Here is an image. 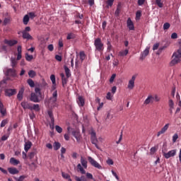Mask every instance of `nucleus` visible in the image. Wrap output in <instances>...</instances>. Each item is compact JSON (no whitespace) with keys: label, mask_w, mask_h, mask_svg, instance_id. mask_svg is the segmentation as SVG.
<instances>
[{"label":"nucleus","mask_w":181,"mask_h":181,"mask_svg":"<svg viewBox=\"0 0 181 181\" xmlns=\"http://www.w3.org/2000/svg\"><path fill=\"white\" fill-rule=\"evenodd\" d=\"M50 80L53 84V86H56V76L54 74L50 76Z\"/></svg>","instance_id":"49530a36"},{"label":"nucleus","mask_w":181,"mask_h":181,"mask_svg":"<svg viewBox=\"0 0 181 181\" xmlns=\"http://www.w3.org/2000/svg\"><path fill=\"white\" fill-rule=\"evenodd\" d=\"M149 54V47H147L145 50H144L140 55L139 59L140 60H145L146 56Z\"/></svg>","instance_id":"9b49d317"},{"label":"nucleus","mask_w":181,"mask_h":181,"mask_svg":"<svg viewBox=\"0 0 181 181\" xmlns=\"http://www.w3.org/2000/svg\"><path fill=\"white\" fill-rule=\"evenodd\" d=\"M62 80V86L64 87L65 84H67V78L64 76V74H60Z\"/></svg>","instance_id":"c9c22d12"},{"label":"nucleus","mask_w":181,"mask_h":181,"mask_svg":"<svg viewBox=\"0 0 181 181\" xmlns=\"http://www.w3.org/2000/svg\"><path fill=\"white\" fill-rule=\"evenodd\" d=\"M11 23V18H5L3 22V25L4 26H6V25H8V23Z\"/></svg>","instance_id":"3c124183"},{"label":"nucleus","mask_w":181,"mask_h":181,"mask_svg":"<svg viewBox=\"0 0 181 181\" xmlns=\"http://www.w3.org/2000/svg\"><path fill=\"white\" fill-rule=\"evenodd\" d=\"M23 93H25V88H22L17 95V98L18 101H22L23 100Z\"/></svg>","instance_id":"5701e85b"},{"label":"nucleus","mask_w":181,"mask_h":181,"mask_svg":"<svg viewBox=\"0 0 181 181\" xmlns=\"http://www.w3.org/2000/svg\"><path fill=\"white\" fill-rule=\"evenodd\" d=\"M169 128V124H166L162 129L161 131H159L157 134V136H159L162 135V134H165L167 131L168 129Z\"/></svg>","instance_id":"412c9836"},{"label":"nucleus","mask_w":181,"mask_h":181,"mask_svg":"<svg viewBox=\"0 0 181 181\" xmlns=\"http://www.w3.org/2000/svg\"><path fill=\"white\" fill-rule=\"evenodd\" d=\"M27 83L30 86V87H35V82L33 81V80L29 78L28 79Z\"/></svg>","instance_id":"a18cd8bd"},{"label":"nucleus","mask_w":181,"mask_h":181,"mask_svg":"<svg viewBox=\"0 0 181 181\" xmlns=\"http://www.w3.org/2000/svg\"><path fill=\"white\" fill-rule=\"evenodd\" d=\"M30 101L33 103H40V100L36 93H32L30 98Z\"/></svg>","instance_id":"ddd939ff"},{"label":"nucleus","mask_w":181,"mask_h":181,"mask_svg":"<svg viewBox=\"0 0 181 181\" xmlns=\"http://www.w3.org/2000/svg\"><path fill=\"white\" fill-rule=\"evenodd\" d=\"M90 141L91 144H93V145H95L97 149L101 151V148L98 146V144H97L98 143V139H97V134L94 130H92L90 132Z\"/></svg>","instance_id":"f257e3e1"},{"label":"nucleus","mask_w":181,"mask_h":181,"mask_svg":"<svg viewBox=\"0 0 181 181\" xmlns=\"http://www.w3.org/2000/svg\"><path fill=\"white\" fill-rule=\"evenodd\" d=\"M5 45H8L11 47L12 46H15V45H18V40H4Z\"/></svg>","instance_id":"4468645a"},{"label":"nucleus","mask_w":181,"mask_h":181,"mask_svg":"<svg viewBox=\"0 0 181 181\" xmlns=\"http://www.w3.org/2000/svg\"><path fill=\"white\" fill-rule=\"evenodd\" d=\"M171 39H177V33H173L171 35Z\"/></svg>","instance_id":"774afa93"},{"label":"nucleus","mask_w":181,"mask_h":181,"mask_svg":"<svg viewBox=\"0 0 181 181\" xmlns=\"http://www.w3.org/2000/svg\"><path fill=\"white\" fill-rule=\"evenodd\" d=\"M156 4L159 8H163V3H162V0H156Z\"/></svg>","instance_id":"603ef678"},{"label":"nucleus","mask_w":181,"mask_h":181,"mask_svg":"<svg viewBox=\"0 0 181 181\" xmlns=\"http://www.w3.org/2000/svg\"><path fill=\"white\" fill-rule=\"evenodd\" d=\"M153 100H155V98L151 95H149L148 98L144 100V105H148L149 104H152V103H153Z\"/></svg>","instance_id":"dca6fc26"},{"label":"nucleus","mask_w":181,"mask_h":181,"mask_svg":"<svg viewBox=\"0 0 181 181\" xmlns=\"http://www.w3.org/2000/svg\"><path fill=\"white\" fill-rule=\"evenodd\" d=\"M176 149L171 150L168 153L165 152V150H162L163 155L165 159H169V158H173V156H176Z\"/></svg>","instance_id":"20e7f679"},{"label":"nucleus","mask_w":181,"mask_h":181,"mask_svg":"<svg viewBox=\"0 0 181 181\" xmlns=\"http://www.w3.org/2000/svg\"><path fill=\"white\" fill-rule=\"evenodd\" d=\"M28 76L30 77V78H33L34 77H36V71L33 70H30L28 71Z\"/></svg>","instance_id":"58836bf2"},{"label":"nucleus","mask_w":181,"mask_h":181,"mask_svg":"<svg viewBox=\"0 0 181 181\" xmlns=\"http://www.w3.org/2000/svg\"><path fill=\"white\" fill-rule=\"evenodd\" d=\"M168 106L170 108H175V103L173 102V100L170 99L168 100Z\"/></svg>","instance_id":"09e8293b"},{"label":"nucleus","mask_w":181,"mask_h":181,"mask_svg":"<svg viewBox=\"0 0 181 181\" xmlns=\"http://www.w3.org/2000/svg\"><path fill=\"white\" fill-rule=\"evenodd\" d=\"M35 155H36V152L32 151L28 154L29 159L32 160L33 158H35Z\"/></svg>","instance_id":"13d9d810"},{"label":"nucleus","mask_w":181,"mask_h":181,"mask_svg":"<svg viewBox=\"0 0 181 181\" xmlns=\"http://www.w3.org/2000/svg\"><path fill=\"white\" fill-rule=\"evenodd\" d=\"M74 177L76 181H87V177H86L85 175H81V177L77 175H74Z\"/></svg>","instance_id":"cd10ccee"},{"label":"nucleus","mask_w":181,"mask_h":181,"mask_svg":"<svg viewBox=\"0 0 181 181\" xmlns=\"http://www.w3.org/2000/svg\"><path fill=\"white\" fill-rule=\"evenodd\" d=\"M48 115L51 119L49 127L51 129H54V117L53 116V112L52 111H48Z\"/></svg>","instance_id":"9d476101"},{"label":"nucleus","mask_w":181,"mask_h":181,"mask_svg":"<svg viewBox=\"0 0 181 181\" xmlns=\"http://www.w3.org/2000/svg\"><path fill=\"white\" fill-rule=\"evenodd\" d=\"M94 46L98 52H103L104 50V43L101 41V38L98 37L95 40Z\"/></svg>","instance_id":"f03ea898"},{"label":"nucleus","mask_w":181,"mask_h":181,"mask_svg":"<svg viewBox=\"0 0 181 181\" xmlns=\"http://www.w3.org/2000/svg\"><path fill=\"white\" fill-rule=\"evenodd\" d=\"M169 28H170V23H165L163 24V30H168V29H169Z\"/></svg>","instance_id":"4d7b16f0"},{"label":"nucleus","mask_w":181,"mask_h":181,"mask_svg":"<svg viewBox=\"0 0 181 181\" xmlns=\"http://www.w3.org/2000/svg\"><path fill=\"white\" fill-rule=\"evenodd\" d=\"M81 163L82 166L84 168V169H87L88 162L86 160V158H84L83 156L81 157Z\"/></svg>","instance_id":"2f4dec72"},{"label":"nucleus","mask_w":181,"mask_h":181,"mask_svg":"<svg viewBox=\"0 0 181 181\" xmlns=\"http://www.w3.org/2000/svg\"><path fill=\"white\" fill-rule=\"evenodd\" d=\"M21 105L23 108V110H30V109H32V104H30L28 102H22L21 103Z\"/></svg>","instance_id":"aec40b11"},{"label":"nucleus","mask_w":181,"mask_h":181,"mask_svg":"<svg viewBox=\"0 0 181 181\" xmlns=\"http://www.w3.org/2000/svg\"><path fill=\"white\" fill-rule=\"evenodd\" d=\"M0 113L1 114V117H5L6 115V108L2 103V101L0 100Z\"/></svg>","instance_id":"2eb2a0df"},{"label":"nucleus","mask_w":181,"mask_h":181,"mask_svg":"<svg viewBox=\"0 0 181 181\" xmlns=\"http://www.w3.org/2000/svg\"><path fill=\"white\" fill-rule=\"evenodd\" d=\"M115 77H117V74H113L110 78V83H114V80H115Z\"/></svg>","instance_id":"680f3d73"},{"label":"nucleus","mask_w":181,"mask_h":181,"mask_svg":"<svg viewBox=\"0 0 181 181\" xmlns=\"http://www.w3.org/2000/svg\"><path fill=\"white\" fill-rule=\"evenodd\" d=\"M57 101V90H55L52 93V97L50 98L49 99V104H56Z\"/></svg>","instance_id":"f8f14e48"},{"label":"nucleus","mask_w":181,"mask_h":181,"mask_svg":"<svg viewBox=\"0 0 181 181\" xmlns=\"http://www.w3.org/2000/svg\"><path fill=\"white\" fill-rule=\"evenodd\" d=\"M8 80H9V78H6L0 81V94H2L4 90L6 89V81H8Z\"/></svg>","instance_id":"0eeeda50"},{"label":"nucleus","mask_w":181,"mask_h":181,"mask_svg":"<svg viewBox=\"0 0 181 181\" xmlns=\"http://www.w3.org/2000/svg\"><path fill=\"white\" fill-rule=\"evenodd\" d=\"M169 128V124H166L162 129L161 131H159L157 134V136H159L162 135V134H165L167 131L168 129Z\"/></svg>","instance_id":"4be33fe9"},{"label":"nucleus","mask_w":181,"mask_h":181,"mask_svg":"<svg viewBox=\"0 0 181 181\" xmlns=\"http://www.w3.org/2000/svg\"><path fill=\"white\" fill-rule=\"evenodd\" d=\"M177 138H179V136L177 135V134H175L173 136V142H176Z\"/></svg>","instance_id":"69168bd1"},{"label":"nucleus","mask_w":181,"mask_h":181,"mask_svg":"<svg viewBox=\"0 0 181 181\" xmlns=\"http://www.w3.org/2000/svg\"><path fill=\"white\" fill-rule=\"evenodd\" d=\"M128 49L120 51L119 52V56H120L121 57H124V56H127V54H128Z\"/></svg>","instance_id":"ea45409f"},{"label":"nucleus","mask_w":181,"mask_h":181,"mask_svg":"<svg viewBox=\"0 0 181 181\" xmlns=\"http://www.w3.org/2000/svg\"><path fill=\"white\" fill-rule=\"evenodd\" d=\"M77 103H78L79 107H84V104H86L84 98H83V96H78Z\"/></svg>","instance_id":"a878e982"},{"label":"nucleus","mask_w":181,"mask_h":181,"mask_svg":"<svg viewBox=\"0 0 181 181\" xmlns=\"http://www.w3.org/2000/svg\"><path fill=\"white\" fill-rule=\"evenodd\" d=\"M29 166L31 170H36V168H37V165L35 163H32L31 164H29Z\"/></svg>","instance_id":"8fccbe9b"},{"label":"nucleus","mask_w":181,"mask_h":181,"mask_svg":"<svg viewBox=\"0 0 181 181\" xmlns=\"http://www.w3.org/2000/svg\"><path fill=\"white\" fill-rule=\"evenodd\" d=\"M53 146L54 151H59L62 146V144L59 141H54Z\"/></svg>","instance_id":"473e14b6"},{"label":"nucleus","mask_w":181,"mask_h":181,"mask_svg":"<svg viewBox=\"0 0 181 181\" xmlns=\"http://www.w3.org/2000/svg\"><path fill=\"white\" fill-rule=\"evenodd\" d=\"M106 4L108 6H112L114 5V0H107Z\"/></svg>","instance_id":"e2e57ef3"},{"label":"nucleus","mask_w":181,"mask_h":181,"mask_svg":"<svg viewBox=\"0 0 181 181\" xmlns=\"http://www.w3.org/2000/svg\"><path fill=\"white\" fill-rule=\"evenodd\" d=\"M25 59L27 62H32L33 59V55H29L28 54H25Z\"/></svg>","instance_id":"de8ad7c7"},{"label":"nucleus","mask_w":181,"mask_h":181,"mask_svg":"<svg viewBox=\"0 0 181 181\" xmlns=\"http://www.w3.org/2000/svg\"><path fill=\"white\" fill-rule=\"evenodd\" d=\"M33 110H34V111H40L39 104H34L33 106L31 105L30 111H33Z\"/></svg>","instance_id":"4c0bfd02"},{"label":"nucleus","mask_w":181,"mask_h":181,"mask_svg":"<svg viewBox=\"0 0 181 181\" xmlns=\"http://www.w3.org/2000/svg\"><path fill=\"white\" fill-rule=\"evenodd\" d=\"M8 171L10 175H18L19 173V170L16 168H8Z\"/></svg>","instance_id":"b1692460"},{"label":"nucleus","mask_w":181,"mask_h":181,"mask_svg":"<svg viewBox=\"0 0 181 181\" xmlns=\"http://www.w3.org/2000/svg\"><path fill=\"white\" fill-rule=\"evenodd\" d=\"M80 59L81 62H83L86 59V53H84V51H81L79 53Z\"/></svg>","instance_id":"c03bdc74"},{"label":"nucleus","mask_w":181,"mask_h":181,"mask_svg":"<svg viewBox=\"0 0 181 181\" xmlns=\"http://www.w3.org/2000/svg\"><path fill=\"white\" fill-rule=\"evenodd\" d=\"M11 66L12 67H16V64H18V59L15 57H11Z\"/></svg>","instance_id":"f704fd0d"},{"label":"nucleus","mask_w":181,"mask_h":181,"mask_svg":"<svg viewBox=\"0 0 181 181\" xmlns=\"http://www.w3.org/2000/svg\"><path fill=\"white\" fill-rule=\"evenodd\" d=\"M26 178H28V175H21L19 177H13L16 181H24Z\"/></svg>","instance_id":"c756f323"},{"label":"nucleus","mask_w":181,"mask_h":181,"mask_svg":"<svg viewBox=\"0 0 181 181\" xmlns=\"http://www.w3.org/2000/svg\"><path fill=\"white\" fill-rule=\"evenodd\" d=\"M127 28L130 30H135V26L134 25V22H132V20H131V18H129L127 21Z\"/></svg>","instance_id":"a211bd4d"},{"label":"nucleus","mask_w":181,"mask_h":181,"mask_svg":"<svg viewBox=\"0 0 181 181\" xmlns=\"http://www.w3.org/2000/svg\"><path fill=\"white\" fill-rule=\"evenodd\" d=\"M6 97H12L16 94V89L6 88L4 90Z\"/></svg>","instance_id":"6e6552de"},{"label":"nucleus","mask_w":181,"mask_h":181,"mask_svg":"<svg viewBox=\"0 0 181 181\" xmlns=\"http://www.w3.org/2000/svg\"><path fill=\"white\" fill-rule=\"evenodd\" d=\"M173 59L170 62V66L172 67L175 66V64H177L180 62V57L176 54V53H173Z\"/></svg>","instance_id":"423d86ee"},{"label":"nucleus","mask_w":181,"mask_h":181,"mask_svg":"<svg viewBox=\"0 0 181 181\" xmlns=\"http://www.w3.org/2000/svg\"><path fill=\"white\" fill-rule=\"evenodd\" d=\"M23 39H27V40H33V37L26 31H22Z\"/></svg>","instance_id":"6ab92c4d"},{"label":"nucleus","mask_w":181,"mask_h":181,"mask_svg":"<svg viewBox=\"0 0 181 181\" xmlns=\"http://www.w3.org/2000/svg\"><path fill=\"white\" fill-rule=\"evenodd\" d=\"M88 160L89 163H90V165L94 168H96L97 169H103V167L101 166V165H100V163H98V162L94 160V158H93L92 157L88 156Z\"/></svg>","instance_id":"39448f33"},{"label":"nucleus","mask_w":181,"mask_h":181,"mask_svg":"<svg viewBox=\"0 0 181 181\" xmlns=\"http://www.w3.org/2000/svg\"><path fill=\"white\" fill-rule=\"evenodd\" d=\"M29 15L26 14L23 18V23L24 25H28V23H29Z\"/></svg>","instance_id":"e433bc0d"},{"label":"nucleus","mask_w":181,"mask_h":181,"mask_svg":"<svg viewBox=\"0 0 181 181\" xmlns=\"http://www.w3.org/2000/svg\"><path fill=\"white\" fill-rule=\"evenodd\" d=\"M8 122H9V119H3L0 124L1 128H4V127H5V125H6V124H8Z\"/></svg>","instance_id":"a19ab883"},{"label":"nucleus","mask_w":181,"mask_h":181,"mask_svg":"<svg viewBox=\"0 0 181 181\" xmlns=\"http://www.w3.org/2000/svg\"><path fill=\"white\" fill-rule=\"evenodd\" d=\"M142 15V13L141 12V11H138L136 13V19H141V16Z\"/></svg>","instance_id":"052dcab7"},{"label":"nucleus","mask_w":181,"mask_h":181,"mask_svg":"<svg viewBox=\"0 0 181 181\" xmlns=\"http://www.w3.org/2000/svg\"><path fill=\"white\" fill-rule=\"evenodd\" d=\"M55 129L59 134H62V132H63V129L59 125L55 126Z\"/></svg>","instance_id":"864d4df0"},{"label":"nucleus","mask_w":181,"mask_h":181,"mask_svg":"<svg viewBox=\"0 0 181 181\" xmlns=\"http://www.w3.org/2000/svg\"><path fill=\"white\" fill-rule=\"evenodd\" d=\"M67 40H70L71 39H76V35L74 33H69L66 37Z\"/></svg>","instance_id":"37998d69"},{"label":"nucleus","mask_w":181,"mask_h":181,"mask_svg":"<svg viewBox=\"0 0 181 181\" xmlns=\"http://www.w3.org/2000/svg\"><path fill=\"white\" fill-rule=\"evenodd\" d=\"M10 163L11 165H13L14 166H16V165H19L20 161L16 160L15 158H10Z\"/></svg>","instance_id":"7c9ffc66"},{"label":"nucleus","mask_w":181,"mask_h":181,"mask_svg":"<svg viewBox=\"0 0 181 181\" xmlns=\"http://www.w3.org/2000/svg\"><path fill=\"white\" fill-rule=\"evenodd\" d=\"M134 87H135V82L129 80V84H128V88H129L130 90H132V88H134Z\"/></svg>","instance_id":"79ce46f5"},{"label":"nucleus","mask_w":181,"mask_h":181,"mask_svg":"<svg viewBox=\"0 0 181 181\" xmlns=\"http://www.w3.org/2000/svg\"><path fill=\"white\" fill-rule=\"evenodd\" d=\"M6 76H10L11 77H16V71L13 69H8L6 72Z\"/></svg>","instance_id":"f3484780"},{"label":"nucleus","mask_w":181,"mask_h":181,"mask_svg":"<svg viewBox=\"0 0 181 181\" xmlns=\"http://www.w3.org/2000/svg\"><path fill=\"white\" fill-rule=\"evenodd\" d=\"M62 177H63L64 179L68 180V179L70 178V175H69L68 173H64V172H62Z\"/></svg>","instance_id":"5fc2aeb1"},{"label":"nucleus","mask_w":181,"mask_h":181,"mask_svg":"<svg viewBox=\"0 0 181 181\" xmlns=\"http://www.w3.org/2000/svg\"><path fill=\"white\" fill-rule=\"evenodd\" d=\"M120 12H121V3H119L117 4V9H116V11L115 12V16H119Z\"/></svg>","instance_id":"72a5a7b5"},{"label":"nucleus","mask_w":181,"mask_h":181,"mask_svg":"<svg viewBox=\"0 0 181 181\" xmlns=\"http://www.w3.org/2000/svg\"><path fill=\"white\" fill-rule=\"evenodd\" d=\"M72 135L76 138L77 142L80 143L81 141V134H80V130L72 131Z\"/></svg>","instance_id":"1a4fd4ad"},{"label":"nucleus","mask_w":181,"mask_h":181,"mask_svg":"<svg viewBox=\"0 0 181 181\" xmlns=\"http://www.w3.org/2000/svg\"><path fill=\"white\" fill-rule=\"evenodd\" d=\"M107 165H114V161L111 158H108L106 161Z\"/></svg>","instance_id":"0e129e2a"},{"label":"nucleus","mask_w":181,"mask_h":181,"mask_svg":"<svg viewBox=\"0 0 181 181\" xmlns=\"http://www.w3.org/2000/svg\"><path fill=\"white\" fill-rule=\"evenodd\" d=\"M17 59L16 60H21L22 59V46L18 45L17 47Z\"/></svg>","instance_id":"393cba45"},{"label":"nucleus","mask_w":181,"mask_h":181,"mask_svg":"<svg viewBox=\"0 0 181 181\" xmlns=\"http://www.w3.org/2000/svg\"><path fill=\"white\" fill-rule=\"evenodd\" d=\"M77 169H78L79 172H81V175H86V179H91L93 181H95V179L93 177V174L90 173H86V170L81 166V164L78 163L77 165Z\"/></svg>","instance_id":"7ed1b4c3"},{"label":"nucleus","mask_w":181,"mask_h":181,"mask_svg":"<svg viewBox=\"0 0 181 181\" xmlns=\"http://www.w3.org/2000/svg\"><path fill=\"white\" fill-rule=\"evenodd\" d=\"M156 151H158V148L156 147H152L151 149H150V155H154L155 154V152H156Z\"/></svg>","instance_id":"6e6d98bb"},{"label":"nucleus","mask_w":181,"mask_h":181,"mask_svg":"<svg viewBox=\"0 0 181 181\" xmlns=\"http://www.w3.org/2000/svg\"><path fill=\"white\" fill-rule=\"evenodd\" d=\"M64 69L65 70V74L66 76V78H69L70 77H71V73H70V69H69V67H67V66H64Z\"/></svg>","instance_id":"c85d7f7f"},{"label":"nucleus","mask_w":181,"mask_h":181,"mask_svg":"<svg viewBox=\"0 0 181 181\" xmlns=\"http://www.w3.org/2000/svg\"><path fill=\"white\" fill-rule=\"evenodd\" d=\"M174 53H176V55L178 57H181V47L177 49V52H174Z\"/></svg>","instance_id":"338daca9"},{"label":"nucleus","mask_w":181,"mask_h":181,"mask_svg":"<svg viewBox=\"0 0 181 181\" xmlns=\"http://www.w3.org/2000/svg\"><path fill=\"white\" fill-rule=\"evenodd\" d=\"M30 148H32V141L25 142L24 144V149L25 152H28V151H29Z\"/></svg>","instance_id":"bb28decb"},{"label":"nucleus","mask_w":181,"mask_h":181,"mask_svg":"<svg viewBox=\"0 0 181 181\" xmlns=\"http://www.w3.org/2000/svg\"><path fill=\"white\" fill-rule=\"evenodd\" d=\"M28 16L30 18V19H35V18H36V14H35L33 12H30L28 13Z\"/></svg>","instance_id":"bf43d9fd"}]
</instances>
